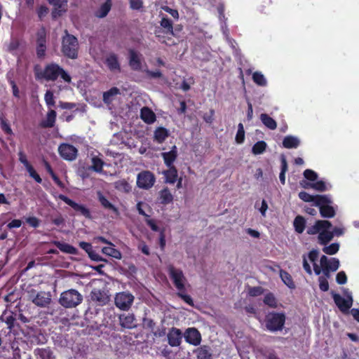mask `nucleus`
Returning <instances> with one entry per match:
<instances>
[{
  "label": "nucleus",
  "instance_id": "nucleus-1",
  "mask_svg": "<svg viewBox=\"0 0 359 359\" xmlns=\"http://www.w3.org/2000/svg\"><path fill=\"white\" fill-rule=\"evenodd\" d=\"M332 224L327 220H317L315 224L307 229V233L309 235L318 236V243L321 245L328 243L334 236H341L344 230L342 228H334L330 231Z\"/></svg>",
  "mask_w": 359,
  "mask_h": 359
},
{
  "label": "nucleus",
  "instance_id": "nucleus-2",
  "mask_svg": "<svg viewBox=\"0 0 359 359\" xmlns=\"http://www.w3.org/2000/svg\"><path fill=\"white\" fill-rule=\"evenodd\" d=\"M79 44L76 36L65 31V35L62 39L61 51L62 54L70 59L74 60L78 57Z\"/></svg>",
  "mask_w": 359,
  "mask_h": 359
},
{
  "label": "nucleus",
  "instance_id": "nucleus-3",
  "mask_svg": "<svg viewBox=\"0 0 359 359\" xmlns=\"http://www.w3.org/2000/svg\"><path fill=\"white\" fill-rule=\"evenodd\" d=\"M168 273L172 283L179 292H184L189 286L188 280L182 269L172 265L168 267Z\"/></svg>",
  "mask_w": 359,
  "mask_h": 359
},
{
  "label": "nucleus",
  "instance_id": "nucleus-4",
  "mask_svg": "<svg viewBox=\"0 0 359 359\" xmlns=\"http://www.w3.org/2000/svg\"><path fill=\"white\" fill-rule=\"evenodd\" d=\"M82 300V295L77 290L71 289L61 294L59 302L64 307L73 308L80 304Z\"/></svg>",
  "mask_w": 359,
  "mask_h": 359
},
{
  "label": "nucleus",
  "instance_id": "nucleus-5",
  "mask_svg": "<svg viewBox=\"0 0 359 359\" xmlns=\"http://www.w3.org/2000/svg\"><path fill=\"white\" fill-rule=\"evenodd\" d=\"M265 321L268 330L272 332L280 331L284 327L285 316L283 313H269L266 315Z\"/></svg>",
  "mask_w": 359,
  "mask_h": 359
},
{
  "label": "nucleus",
  "instance_id": "nucleus-6",
  "mask_svg": "<svg viewBox=\"0 0 359 359\" xmlns=\"http://www.w3.org/2000/svg\"><path fill=\"white\" fill-rule=\"evenodd\" d=\"M344 294L345 297L338 294L332 293V297L339 310L343 313H346L352 306L353 300L351 292L348 290H344Z\"/></svg>",
  "mask_w": 359,
  "mask_h": 359
},
{
  "label": "nucleus",
  "instance_id": "nucleus-7",
  "mask_svg": "<svg viewBox=\"0 0 359 359\" xmlns=\"http://www.w3.org/2000/svg\"><path fill=\"white\" fill-rule=\"evenodd\" d=\"M332 200L329 196L322 195L316 203V206L320 209V213L323 217L331 218L335 215V210L332 206L330 205Z\"/></svg>",
  "mask_w": 359,
  "mask_h": 359
},
{
  "label": "nucleus",
  "instance_id": "nucleus-8",
  "mask_svg": "<svg viewBox=\"0 0 359 359\" xmlns=\"http://www.w3.org/2000/svg\"><path fill=\"white\" fill-rule=\"evenodd\" d=\"M134 296L129 292H121L116 294L114 303L117 308L128 311L134 302Z\"/></svg>",
  "mask_w": 359,
  "mask_h": 359
},
{
  "label": "nucleus",
  "instance_id": "nucleus-9",
  "mask_svg": "<svg viewBox=\"0 0 359 359\" xmlns=\"http://www.w3.org/2000/svg\"><path fill=\"white\" fill-rule=\"evenodd\" d=\"M36 56L39 59H43L46 55L47 32L42 26L36 32Z\"/></svg>",
  "mask_w": 359,
  "mask_h": 359
},
{
  "label": "nucleus",
  "instance_id": "nucleus-10",
  "mask_svg": "<svg viewBox=\"0 0 359 359\" xmlns=\"http://www.w3.org/2000/svg\"><path fill=\"white\" fill-rule=\"evenodd\" d=\"M321 272L327 277H330V273L337 271L339 267V260L337 258H327L323 255L320 259Z\"/></svg>",
  "mask_w": 359,
  "mask_h": 359
},
{
  "label": "nucleus",
  "instance_id": "nucleus-11",
  "mask_svg": "<svg viewBox=\"0 0 359 359\" xmlns=\"http://www.w3.org/2000/svg\"><path fill=\"white\" fill-rule=\"evenodd\" d=\"M60 70H62V67L57 64L50 63L47 65L42 72L37 73V76L46 81H54L59 77Z\"/></svg>",
  "mask_w": 359,
  "mask_h": 359
},
{
  "label": "nucleus",
  "instance_id": "nucleus-12",
  "mask_svg": "<svg viewBox=\"0 0 359 359\" xmlns=\"http://www.w3.org/2000/svg\"><path fill=\"white\" fill-rule=\"evenodd\" d=\"M156 182L154 175L148 170L140 172L137 176V185L142 189H151Z\"/></svg>",
  "mask_w": 359,
  "mask_h": 359
},
{
  "label": "nucleus",
  "instance_id": "nucleus-13",
  "mask_svg": "<svg viewBox=\"0 0 359 359\" xmlns=\"http://www.w3.org/2000/svg\"><path fill=\"white\" fill-rule=\"evenodd\" d=\"M32 302L36 306L45 307L48 306L51 300V295L49 292H39L37 294L32 292L30 294Z\"/></svg>",
  "mask_w": 359,
  "mask_h": 359
},
{
  "label": "nucleus",
  "instance_id": "nucleus-14",
  "mask_svg": "<svg viewBox=\"0 0 359 359\" xmlns=\"http://www.w3.org/2000/svg\"><path fill=\"white\" fill-rule=\"evenodd\" d=\"M60 156L68 161H72L77 156V149L72 145L69 144H62L58 148Z\"/></svg>",
  "mask_w": 359,
  "mask_h": 359
},
{
  "label": "nucleus",
  "instance_id": "nucleus-15",
  "mask_svg": "<svg viewBox=\"0 0 359 359\" xmlns=\"http://www.w3.org/2000/svg\"><path fill=\"white\" fill-rule=\"evenodd\" d=\"M186 341L194 346H197L201 343V336L200 332L194 327L188 328L184 334Z\"/></svg>",
  "mask_w": 359,
  "mask_h": 359
},
{
  "label": "nucleus",
  "instance_id": "nucleus-16",
  "mask_svg": "<svg viewBox=\"0 0 359 359\" xmlns=\"http://www.w3.org/2000/svg\"><path fill=\"white\" fill-rule=\"evenodd\" d=\"M91 299L99 305H105L109 301V296L107 291L100 289H93L90 294Z\"/></svg>",
  "mask_w": 359,
  "mask_h": 359
},
{
  "label": "nucleus",
  "instance_id": "nucleus-17",
  "mask_svg": "<svg viewBox=\"0 0 359 359\" xmlns=\"http://www.w3.org/2000/svg\"><path fill=\"white\" fill-rule=\"evenodd\" d=\"M182 334L180 330L172 327L168 333V344L171 346H178L181 343Z\"/></svg>",
  "mask_w": 359,
  "mask_h": 359
},
{
  "label": "nucleus",
  "instance_id": "nucleus-18",
  "mask_svg": "<svg viewBox=\"0 0 359 359\" xmlns=\"http://www.w3.org/2000/svg\"><path fill=\"white\" fill-rule=\"evenodd\" d=\"M129 65L131 69L135 71L140 70L142 68V63L137 53L135 50L130 49L129 50Z\"/></svg>",
  "mask_w": 359,
  "mask_h": 359
},
{
  "label": "nucleus",
  "instance_id": "nucleus-19",
  "mask_svg": "<svg viewBox=\"0 0 359 359\" xmlns=\"http://www.w3.org/2000/svg\"><path fill=\"white\" fill-rule=\"evenodd\" d=\"M120 324L124 328L131 329L135 327V317L132 314H123L119 317Z\"/></svg>",
  "mask_w": 359,
  "mask_h": 359
},
{
  "label": "nucleus",
  "instance_id": "nucleus-20",
  "mask_svg": "<svg viewBox=\"0 0 359 359\" xmlns=\"http://www.w3.org/2000/svg\"><path fill=\"white\" fill-rule=\"evenodd\" d=\"M111 0H105L104 3L102 4L95 11V15L98 18H103L106 17L111 11Z\"/></svg>",
  "mask_w": 359,
  "mask_h": 359
},
{
  "label": "nucleus",
  "instance_id": "nucleus-21",
  "mask_svg": "<svg viewBox=\"0 0 359 359\" xmlns=\"http://www.w3.org/2000/svg\"><path fill=\"white\" fill-rule=\"evenodd\" d=\"M177 156V150L176 146H173L170 151L162 153L164 162L168 167L172 166V165L175 161Z\"/></svg>",
  "mask_w": 359,
  "mask_h": 359
},
{
  "label": "nucleus",
  "instance_id": "nucleus-22",
  "mask_svg": "<svg viewBox=\"0 0 359 359\" xmlns=\"http://www.w3.org/2000/svg\"><path fill=\"white\" fill-rule=\"evenodd\" d=\"M140 117L145 123L148 124H151L156 121L155 114L148 107H143L141 109Z\"/></svg>",
  "mask_w": 359,
  "mask_h": 359
},
{
  "label": "nucleus",
  "instance_id": "nucleus-23",
  "mask_svg": "<svg viewBox=\"0 0 359 359\" xmlns=\"http://www.w3.org/2000/svg\"><path fill=\"white\" fill-rule=\"evenodd\" d=\"M102 252L103 254L116 259H121L122 258L121 252L114 248V245L112 243H111V245L102 248Z\"/></svg>",
  "mask_w": 359,
  "mask_h": 359
},
{
  "label": "nucleus",
  "instance_id": "nucleus-24",
  "mask_svg": "<svg viewBox=\"0 0 359 359\" xmlns=\"http://www.w3.org/2000/svg\"><path fill=\"white\" fill-rule=\"evenodd\" d=\"M300 144V140L297 137L288 135L285 137L283 141V146L287 149H295Z\"/></svg>",
  "mask_w": 359,
  "mask_h": 359
},
{
  "label": "nucleus",
  "instance_id": "nucleus-25",
  "mask_svg": "<svg viewBox=\"0 0 359 359\" xmlns=\"http://www.w3.org/2000/svg\"><path fill=\"white\" fill-rule=\"evenodd\" d=\"M165 182L168 184H174L177 181V170L174 166H170L169 169L163 172Z\"/></svg>",
  "mask_w": 359,
  "mask_h": 359
},
{
  "label": "nucleus",
  "instance_id": "nucleus-26",
  "mask_svg": "<svg viewBox=\"0 0 359 359\" xmlns=\"http://www.w3.org/2000/svg\"><path fill=\"white\" fill-rule=\"evenodd\" d=\"M158 199L161 203L167 205L173 201V196L168 188H164L158 193Z\"/></svg>",
  "mask_w": 359,
  "mask_h": 359
},
{
  "label": "nucleus",
  "instance_id": "nucleus-27",
  "mask_svg": "<svg viewBox=\"0 0 359 359\" xmlns=\"http://www.w3.org/2000/svg\"><path fill=\"white\" fill-rule=\"evenodd\" d=\"M318 257V251L316 250H311L308 255L309 260L313 263V271L316 275H320L321 273V267L320 264L318 265L316 263V260Z\"/></svg>",
  "mask_w": 359,
  "mask_h": 359
},
{
  "label": "nucleus",
  "instance_id": "nucleus-28",
  "mask_svg": "<svg viewBox=\"0 0 359 359\" xmlns=\"http://www.w3.org/2000/svg\"><path fill=\"white\" fill-rule=\"evenodd\" d=\"M160 25L165 29V33L174 36L173 23L167 16H163L160 21Z\"/></svg>",
  "mask_w": 359,
  "mask_h": 359
},
{
  "label": "nucleus",
  "instance_id": "nucleus-29",
  "mask_svg": "<svg viewBox=\"0 0 359 359\" xmlns=\"http://www.w3.org/2000/svg\"><path fill=\"white\" fill-rule=\"evenodd\" d=\"M169 131L163 127L157 128L154 134V140L158 143H162L168 137Z\"/></svg>",
  "mask_w": 359,
  "mask_h": 359
},
{
  "label": "nucleus",
  "instance_id": "nucleus-30",
  "mask_svg": "<svg viewBox=\"0 0 359 359\" xmlns=\"http://www.w3.org/2000/svg\"><path fill=\"white\" fill-rule=\"evenodd\" d=\"M106 64L109 69L111 71L121 70L117 56L115 54H111L107 57Z\"/></svg>",
  "mask_w": 359,
  "mask_h": 359
},
{
  "label": "nucleus",
  "instance_id": "nucleus-31",
  "mask_svg": "<svg viewBox=\"0 0 359 359\" xmlns=\"http://www.w3.org/2000/svg\"><path fill=\"white\" fill-rule=\"evenodd\" d=\"M260 120L270 130H275L277 127L276 121L266 114H262L260 115Z\"/></svg>",
  "mask_w": 359,
  "mask_h": 359
},
{
  "label": "nucleus",
  "instance_id": "nucleus-32",
  "mask_svg": "<svg viewBox=\"0 0 359 359\" xmlns=\"http://www.w3.org/2000/svg\"><path fill=\"white\" fill-rule=\"evenodd\" d=\"M98 200L102 205L109 210H111L114 212L118 213V209L112 205L102 194L100 191L97 192Z\"/></svg>",
  "mask_w": 359,
  "mask_h": 359
},
{
  "label": "nucleus",
  "instance_id": "nucleus-33",
  "mask_svg": "<svg viewBox=\"0 0 359 359\" xmlns=\"http://www.w3.org/2000/svg\"><path fill=\"white\" fill-rule=\"evenodd\" d=\"M114 187L119 191L128 193L130 191L131 187L125 180H119L114 182Z\"/></svg>",
  "mask_w": 359,
  "mask_h": 359
},
{
  "label": "nucleus",
  "instance_id": "nucleus-34",
  "mask_svg": "<svg viewBox=\"0 0 359 359\" xmlns=\"http://www.w3.org/2000/svg\"><path fill=\"white\" fill-rule=\"evenodd\" d=\"M293 224L295 231L298 233H302L304 231L306 221L303 217L297 216L295 217Z\"/></svg>",
  "mask_w": 359,
  "mask_h": 359
},
{
  "label": "nucleus",
  "instance_id": "nucleus-35",
  "mask_svg": "<svg viewBox=\"0 0 359 359\" xmlns=\"http://www.w3.org/2000/svg\"><path fill=\"white\" fill-rule=\"evenodd\" d=\"M320 196H322V195L312 196L305 191H301L299 193V197L300 199L305 202H312L316 206L317 201Z\"/></svg>",
  "mask_w": 359,
  "mask_h": 359
},
{
  "label": "nucleus",
  "instance_id": "nucleus-36",
  "mask_svg": "<svg viewBox=\"0 0 359 359\" xmlns=\"http://www.w3.org/2000/svg\"><path fill=\"white\" fill-rule=\"evenodd\" d=\"M280 276L283 282L290 288H294L295 285L292 280L291 276L286 271L280 270Z\"/></svg>",
  "mask_w": 359,
  "mask_h": 359
},
{
  "label": "nucleus",
  "instance_id": "nucleus-37",
  "mask_svg": "<svg viewBox=\"0 0 359 359\" xmlns=\"http://www.w3.org/2000/svg\"><path fill=\"white\" fill-rule=\"evenodd\" d=\"M253 81L258 86L262 87L266 86L267 81L264 76L259 72H255L252 74Z\"/></svg>",
  "mask_w": 359,
  "mask_h": 359
},
{
  "label": "nucleus",
  "instance_id": "nucleus-38",
  "mask_svg": "<svg viewBox=\"0 0 359 359\" xmlns=\"http://www.w3.org/2000/svg\"><path fill=\"white\" fill-rule=\"evenodd\" d=\"M56 118V112L51 109L48 111L46 116V118L43 122L44 127H53Z\"/></svg>",
  "mask_w": 359,
  "mask_h": 359
},
{
  "label": "nucleus",
  "instance_id": "nucleus-39",
  "mask_svg": "<svg viewBox=\"0 0 359 359\" xmlns=\"http://www.w3.org/2000/svg\"><path fill=\"white\" fill-rule=\"evenodd\" d=\"M331 188V185L330 184H326L324 181L320 180L318 182H313L311 185V189H315L318 191H324L328 190Z\"/></svg>",
  "mask_w": 359,
  "mask_h": 359
},
{
  "label": "nucleus",
  "instance_id": "nucleus-40",
  "mask_svg": "<svg viewBox=\"0 0 359 359\" xmlns=\"http://www.w3.org/2000/svg\"><path fill=\"white\" fill-rule=\"evenodd\" d=\"M70 206L72 208H74V210H75L76 211L79 212L83 216H85L86 217H90V211L84 205L76 203L74 201H72V203L70 205Z\"/></svg>",
  "mask_w": 359,
  "mask_h": 359
},
{
  "label": "nucleus",
  "instance_id": "nucleus-41",
  "mask_svg": "<svg viewBox=\"0 0 359 359\" xmlns=\"http://www.w3.org/2000/svg\"><path fill=\"white\" fill-rule=\"evenodd\" d=\"M55 245L62 252L72 255L76 254V248L69 244L57 242Z\"/></svg>",
  "mask_w": 359,
  "mask_h": 359
},
{
  "label": "nucleus",
  "instance_id": "nucleus-42",
  "mask_svg": "<svg viewBox=\"0 0 359 359\" xmlns=\"http://www.w3.org/2000/svg\"><path fill=\"white\" fill-rule=\"evenodd\" d=\"M266 143L264 141H259L252 147V152L255 155L261 154L266 150Z\"/></svg>",
  "mask_w": 359,
  "mask_h": 359
},
{
  "label": "nucleus",
  "instance_id": "nucleus-43",
  "mask_svg": "<svg viewBox=\"0 0 359 359\" xmlns=\"http://www.w3.org/2000/svg\"><path fill=\"white\" fill-rule=\"evenodd\" d=\"M339 249V244L337 243H332L328 246H325L323 248V251L330 255H335Z\"/></svg>",
  "mask_w": 359,
  "mask_h": 359
},
{
  "label": "nucleus",
  "instance_id": "nucleus-44",
  "mask_svg": "<svg viewBox=\"0 0 359 359\" xmlns=\"http://www.w3.org/2000/svg\"><path fill=\"white\" fill-rule=\"evenodd\" d=\"M235 140H236V143H238V144H242L244 142L245 130H244L243 125L241 123H240L238 125V130H237V133L236 135Z\"/></svg>",
  "mask_w": 359,
  "mask_h": 359
},
{
  "label": "nucleus",
  "instance_id": "nucleus-45",
  "mask_svg": "<svg viewBox=\"0 0 359 359\" xmlns=\"http://www.w3.org/2000/svg\"><path fill=\"white\" fill-rule=\"evenodd\" d=\"M197 357L198 359H210L211 354L206 347H201L197 351Z\"/></svg>",
  "mask_w": 359,
  "mask_h": 359
},
{
  "label": "nucleus",
  "instance_id": "nucleus-46",
  "mask_svg": "<svg viewBox=\"0 0 359 359\" xmlns=\"http://www.w3.org/2000/svg\"><path fill=\"white\" fill-rule=\"evenodd\" d=\"M103 166V162L101 159L94 157L92 158V165L91 168L95 172H100L102 171Z\"/></svg>",
  "mask_w": 359,
  "mask_h": 359
},
{
  "label": "nucleus",
  "instance_id": "nucleus-47",
  "mask_svg": "<svg viewBox=\"0 0 359 359\" xmlns=\"http://www.w3.org/2000/svg\"><path fill=\"white\" fill-rule=\"evenodd\" d=\"M330 277H327L323 274V276H321L318 278L319 281V287L322 291H327L329 290V283L327 281V279Z\"/></svg>",
  "mask_w": 359,
  "mask_h": 359
},
{
  "label": "nucleus",
  "instance_id": "nucleus-48",
  "mask_svg": "<svg viewBox=\"0 0 359 359\" xmlns=\"http://www.w3.org/2000/svg\"><path fill=\"white\" fill-rule=\"evenodd\" d=\"M304 177L313 182L314 181H316L318 178V175L316 172H314L313 170H310V169H306V170H304Z\"/></svg>",
  "mask_w": 359,
  "mask_h": 359
},
{
  "label": "nucleus",
  "instance_id": "nucleus-49",
  "mask_svg": "<svg viewBox=\"0 0 359 359\" xmlns=\"http://www.w3.org/2000/svg\"><path fill=\"white\" fill-rule=\"evenodd\" d=\"M48 12V8L44 5L40 6L36 10V13L40 20H42Z\"/></svg>",
  "mask_w": 359,
  "mask_h": 359
},
{
  "label": "nucleus",
  "instance_id": "nucleus-50",
  "mask_svg": "<svg viewBox=\"0 0 359 359\" xmlns=\"http://www.w3.org/2000/svg\"><path fill=\"white\" fill-rule=\"evenodd\" d=\"M255 208L259 210L263 217L266 216V212L268 210V204L265 200H262L260 206L258 203H256Z\"/></svg>",
  "mask_w": 359,
  "mask_h": 359
},
{
  "label": "nucleus",
  "instance_id": "nucleus-51",
  "mask_svg": "<svg viewBox=\"0 0 359 359\" xmlns=\"http://www.w3.org/2000/svg\"><path fill=\"white\" fill-rule=\"evenodd\" d=\"M264 302L271 307H275L276 305V299L271 294H268L264 297Z\"/></svg>",
  "mask_w": 359,
  "mask_h": 359
},
{
  "label": "nucleus",
  "instance_id": "nucleus-52",
  "mask_svg": "<svg viewBox=\"0 0 359 359\" xmlns=\"http://www.w3.org/2000/svg\"><path fill=\"white\" fill-rule=\"evenodd\" d=\"M1 318L2 320L8 325V328H11L13 327L15 318L11 313H5Z\"/></svg>",
  "mask_w": 359,
  "mask_h": 359
},
{
  "label": "nucleus",
  "instance_id": "nucleus-53",
  "mask_svg": "<svg viewBox=\"0 0 359 359\" xmlns=\"http://www.w3.org/2000/svg\"><path fill=\"white\" fill-rule=\"evenodd\" d=\"M118 91H106L103 93V100L105 103L109 104L112 97L117 94Z\"/></svg>",
  "mask_w": 359,
  "mask_h": 359
},
{
  "label": "nucleus",
  "instance_id": "nucleus-54",
  "mask_svg": "<svg viewBox=\"0 0 359 359\" xmlns=\"http://www.w3.org/2000/svg\"><path fill=\"white\" fill-rule=\"evenodd\" d=\"M130 6L133 10H140L143 7V0H130Z\"/></svg>",
  "mask_w": 359,
  "mask_h": 359
},
{
  "label": "nucleus",
  "instance_id": "nucleus-55",
  "mask_svg": "<svg viewBox=\"0 0 359 359\" xmlns=\"http://www.w3.org/2000/svg\"><path fill=\"white\" fill-rule=\"evenodd\" d=\"M162 9L168 13L174 19L178 20L179 18V13L177 10L172 9L170 8L169 6H165L162 7Z\"/></svg>",
  "mask_w": 359,
  "mask_h": 359
},
{
  "label": "nucleus",
  "instance_id": "nucleus-56",
  "mask_svg": "<svg viewBox=\"0 0 359 359\" xmlns=\"http://www.w3.org/2000/svg\"><path fill=\"white\" fill-rule=\"evenodd\" d=\"M336 280L338 284L343 285L347 281V277L344 271H340L337 274Z\"/></svg>",
  "mask_w": 359,
  "mask_h": 359
},
{
  "label": "nucleus",
  "instance_id": "nucleus-57",
  "mask_svg": "<svg viewBox=\"0 0 359 359\" xmlns=\"http://www.w3.org/2000/svg\"><path fill=\"white\" fill-rule=\"evenodd\" d=\"M45 100L48 107H51L55 104L52 91H46V93L45 95Z\"/></svg>",
  "mask_w": 359,
  "mask_h": 359
},
{
  "label": "nucleus",
  "instance_id": "nucleus-58",
  "mask_svg": "<svg viewBox=\"0 0 359 359\" xmlns=\"http://www.w3.org/2000/svg\"><path fill=\"white\" fill-rule=\"evenodd\" d=\"M27 172H29V175L33 177L38 183L41 182V178L40 176L36 172L32 166L29 167L27 169Z\"/></svg>",
  "mask_w": 359,
  "mask_h": 359
},
{
  "label": "nucleus",
  "instance_id": "nucleus-59",
  "mask_svg": "<svg viewBox=\"0 0 359 359\" xmlns=\"http://www.w3.org/2000/svg\"><path fill=\"white\" fill-rule=\"evenodd\" d=\"M137 248L140 250L143 254L146 255H150V251L149 247L146 245V243L143 241L140 242L137 245Z\"/></svg>",
  "mask_w": 359,
  "mask_h": 359
},
{
  "label": "nucleus",
  "instance_id": "nucleus-60",
  "mask_svg": "<svg viewBox=\"0 0 359 359\" xmlns=\"http://www.w3.org/2000/svg\"><path fill=\"white\" fill-rule=\"evenodd\" d=\"M178 295L189 305H194L193 300L189 295L184 294V292H180Z\"/></svg>",
  "mask_w": 359,
  "mask_h": 359
},
{
  "label": "nucleus",
  "instance_id": "nucleus-61",
  "mask_svg": "<svg viewBox=\"0 0 359 359\" xmlns=\"http://www.w3.org/2000/svg\"><path fill=\"white\" fill-rule=\"evenodd\" d=\"M60 78L65 81V82H67V83H70L71 82V76L70 75L66 72L62 68V70L60 71Z\"/></svg>",
  "mask_w": 359,
  "mask_h": 359
},
{
  "label": "nucleus",
  "instance_id": "nucleus-62",
  "mask_svg": "<svg viewBox=\"0 0 359 359\" xmlns=\"http://www.w3.org/2000/svg\"><path fill=\"white\" fill-rule=\"evenodd\" d=\"M54 8L52 11L51 15L53 19H56L57 17L62 15V11L61 8H59L58 6H53Z\"/></svg>",
  "mask_w": 359,
  "mask_h": 359
},
{
  "label": "nucleus",
  "instance_id": "nucleus-63",
  "mask_svg": "<svg viewBox=\"0 0 359 359\" xmlns=\"http://www.w3.org/2000/svg\"><path fill=\"white\" fill-rule=\"evenodd\" d=\"M26 222L33 227H37L39 225V220L35 217L27 218Z\"/></svg>",
  "mask_w": 359,
  "mask_h": 359
},
{
  "label": "nucleus",
  "instance_id": "nucleus-64",
  "mask_svg": "<svg viewBox=\"0 0 359 359\" xmlns=\"http://www.w3.org/2000/svg\"><path fill=\"white\" fill-rule=\"evenodd\" d=\"M42 359H53L52 352L48 349H42L40 351Z\"/></svg>",
  "mask_w": 359,
  "mask_h": 359
}]
</instances>
